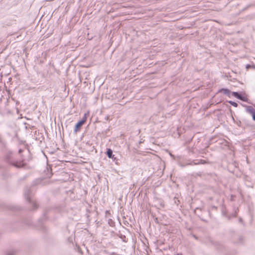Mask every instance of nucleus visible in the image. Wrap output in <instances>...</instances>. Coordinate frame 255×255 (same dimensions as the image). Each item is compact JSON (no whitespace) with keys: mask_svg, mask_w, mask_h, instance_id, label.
Here are the masks:
<instances>
[{"mask_svg":"<svg viewBox=\"0 0 255 255\" xmlns=\"http://www.w3.org/2000/svg\"><path fill=\"white\" fill-rule=\"evenodd\" d=\"M232 95L243 101L247 102L248 101V98L247 96H242L237 92H233Z\"/></svg>","mask_w":255,"mask_h":255,"instance_id":"obj_1","label":"nucleus"},{"mask_svg":"<svg viewBox=\"0 0 255 255\" xmlns=\"http://www.w3.org/2000/svg\"><path fill=\"white\" fill-rule=\"evenodd\" d=\"M84 124V123H83V122H82L81 121H80L79 122L77 123V124L75 126V129H74V130L76 132H77V131H78L81 127Z\"/></svg>","mask_w":255,"mask_h":255,"instance_id":"obj_2","label":"nucleus"},{"mask_svg":"<svg viewBox=\"0 0 255 255\" xmlns=\"http://www.w3.org/2000/svg\"><path fill=\"white\" fill-rule=\"evenodd\" d=\"M107 154L110 158H112L114 156V155H113V151L110 148L108 149Z\"/></svg>","mask_w":255,"mask_h":255,"instance_id":"obj_3","label":"nucleus"},{"mask_svg":"<svg viewBox=\"0 0 255 255\" xmlns=\"http://www.w3.org/2000/svg\"><path fill=\"white\" fill-rule=\"evenodd\" d=\"M88 115V114H85L82 119V120H81V121L82 122H83V123L85 124V122H86L87 121V116Z\"/></svg>","mask_w":255,"mask_h":255,"instance_id":"obj_4","label":"nucleus"},{"mask_svg":"<svg viewBox=\"0 0 255 255\" xmlns=\"http://www.w3.org/2000/svg\"><path fill=\"white\" fill-rule=\"evenodd\" d=\"M229 103L230 104H231L232 106H234L235 107H237L238 106L237 103H235L234 102L229 101Z\"/></svg>","mask_w":255,"mask_h":255,"instance_id":"obj_5","label":"nucleus"},{"mask_svg":"<svg viewBox=\"0 0 255 255\" xmlns=\"http://www.w3.org/2000/svg\"><path fill=\"white\" fill-rule=\"evenodd\" d=\"M252 117H253V120L254 121H255V111L252 112Z\"/></svg>","mask_w":255,"mask_h":255,"instance_id":"obj_6","label":"nucleus"},{"mask_svg":"<svg viewBox=\"0 0 255 255\" xmlns=\"http://www.w3.org/2000/svg\"><path fill=\"white\" fill-rule=\"evenodd\" d=\"M177 255H182L181 254H178Z\"/></svg>","mask_w":255,"mask_h":255,"instance_id":"obj_7","label":"nucleus"}]
</instances>
